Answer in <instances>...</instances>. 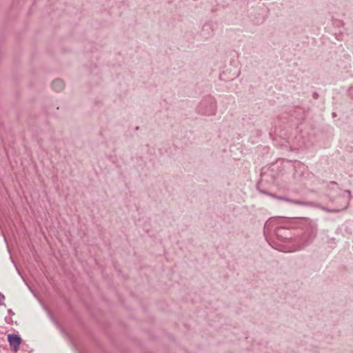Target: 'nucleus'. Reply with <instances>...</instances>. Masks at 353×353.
<instances>
[{
    "label": "nucleus",
    "mask_w": 353,
    "mask_h": 353,
    "mask_svg": "<svg viewBox=\"0 0 353 353\" xmlns=\"http://www.w3.org/2000/svg\"><path fill=\"white\" fill-rule=\"evenodd\" d=\"M283 220L280 218H270L264 225L263 234L266 241L275 249L281 250L276 241L290 244L292 246L294 237L286 225H283Z\"/></svg>",
    "instance_id": "obj_1"
},
{
    "label": "nucleus",
    "mask_w": 353,
    "mask_h": 353,
    "mask_svg": "<svg viewBox=\"0 0 353 353\" xmlns=\"http://www.w3.org/2000/svg\"><path fill=\"white\" fill-rule=\"evenodd\" d=\"M297 225L302 230L301 234L294 236L292 240L293 251L304 249L314 241L318 233V222L308 217L296 219Z\"/></svg>",
    "instance_id": "obj_2"
},
{
    "label": "nucleus",
    "mask_w": 353,
    "mask_h": 353,
    "mask_svg": "<svg viewBox=\"0 0 353 353\" xmlns=\"http://www.w3.org/2000/svg\"><path fill=\"white\" fill-rule=\"evenodd\" d=\"M345 194H347V199L345 200V205H344V207L343 208H333V209H330V208H326L318 203H314V202H312V201H301V200H296V199H288V198H285V197H281V196H277L276 198L278 199H280V200H282V201H287V202H289V203H293V204H295V205H301V206H306V207H312V208H319V209H321V210L324 211V212H330V213H337V212H339L342 210H345L347 209L349 205H350V201L352 198V194H351V192L350 190H345V191H343L340 194L339 196L343 197V198H345Z\"/></svg>",
    "instance_id": "obj_3"
},
{
    "label": "nucleus",
    "mask_w": 353,
    "mask_h": 353,
    "mask_svg": "<svg viewBox=\"0 0 353 353\" xmlns=\"http://www.w3.org/2000/svg\"><path fill=\"white\" fill-rule=\"evenodd\" d=\"M198 112L205 116H212L216 112L217 105L215 98L211 95L204 97L197 107Z\"/></svg>",
    "instance_id": "obj_4"
},
{
    "label": "nucleus",
    "mask_w": 353,
    "mask_h": 353,
    "mask_svg": "<svg viewBox=\"0 0 353 353\" xmlns=\"http://www.w3.org/2000/svg\"><path fill=\"white\" fill-rule=\"evenodd\" d=\"M8 340L10 345L13 348L14 352L18 350L19 346L21 343V339L16 334H9Z\"/></svg>",
    "instance_id": "obj_5"
},
{
    "label": "nucleus",
    "mask_w": 353,
    "mask_h": 353,
    "mask_svg": "<svg viewBox=\"0 0 353 353\" xmlns=\"http://www.w3.org/2000/svg\"><path fill=\"white\" fill-rule=\"evenodd\" d=\"M52 88L57 92L62 91L65 88V83L61 79H54L51 84Z\"/></svg>",
    "instance_id": "obj_6"
},
{
    "label": "nucleus",
    "mask_w": 353,
    "mask_h": 353,
    "mask_svg": "<svg viewBox=\"0 0 353 353\" xmlns=\"http://www.w3.org/2000/svg\"><path fill=\"white\" fill-rule=\"evenodd\" d=\"M328 188L330 190H335L336 189H338V185L336 183L332 181L329 183Z\"/></svg>",
    "instance_id": "obj_7"
},
{
    "label": "nucleus",
    "mask_w": 353,
    "mask_h": 353,
    "mask_svg": "<svg viewBox=\"0 0 353 353\" xmlns=\"http://www.w3.org/2000/svg\"><path fill=\"white\" fill-rule=\"evenodd\" d=\"M5 296L0 292V305H4Z\"/></svg>",
    "instance_id": "obj_8"
},
{
    "label": "nucleus",
    "mask_w": 353,
    "mask_h": 353,
    "mask_svg": "<svg viewBox=\"0 0 353 353\" xmlns=\"http://www.w3.org/2000/svg\"><path fill=\"white\" fill-rule=\"evenodd\" d=\"M348 94L349 95L353 98V86L350 87L348 90Z\"/></svg>",
    "instance_id": "obj_9"
},
{
    "label": "nucleus",
    "mask_w": 353,
    "mask_h": 353,
    "mask_svg": "<svg viewBox=\"0 0 353 353\" xmlns=\"http://www.w3.org/2000/svg\"><path fill=\"white\" fill-rule=\"evenodd\" d=\"M329 196H330V202L334 203L335 201V199L333 196H332L331 195H330Z\"/></svg>",
    "instance_id": "obj_10"
},
{
    "label": "nucleus",
    "mask_w": 353,
    "mask_h": 353,
    "mask_svg": "<svg viewBox=\"0 0 353 353\" xmlns=\"http://www.w3.org/2000/svg\"><path fill=\"white\" fill-rule=\"evenodd\" d=\"M299 168V169H300V170H301V168H303V169H304V166H303V165H299V168Z\"/></svg>",
    "instance_id": "obj_11"
},
{
    "label": "nucleus",
    "mask_w": 353,
    "mask_h": 353,
    "mask_svg": "<svg viewBox=\"0 0 353 353\" xmlns=\"http://www.w3.org/2000/svg\"><path fill=\"white\" fill-rule=\"evenodd\" d=\"M8 313L10 314H13V312L12 311V310H8Z\"/></svg>",
    "instance_id": "obj_12"
}]
</instances>
